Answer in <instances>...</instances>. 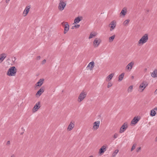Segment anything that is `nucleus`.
Returning <instances> with one entry per match:
<instances>
[{
    "label": "nucleus",
    "mask_w": 157,
    "mask_h": 157,
    "mask_svg": "<svg viewBox=\"0 0 157 157\" xmlns=\"http://www.w3.org/2000/svg\"><path fill=\"white\" fill-rule=\"evenodd\" d=\"M148 39V35L147 34H144L138 41L139 44H143L147 42Z\"/></svg>",
    "instance_id": "nucleus-1"
},
{
    "label": "nucleus",
    "mask_w": 157,
    "mask_h": 157,
    "mask_svg": "<svg viewBox=\"0 0 157 157\" xmlns=\"http://www.w3.org/2000/svg\"><path fill=\"white\" fill-rule=\"evenodd\" d=\"M17 71V69L15 67H11L8 70L7 75L9 76H15Z\"/></svg>",
    "instance_id": "nucleus-2"
},
{
    "label": "nucleus",
    "mask_w": 157,
    "mask_h": 157,
    "mask_svg": "<svg viewBox=\"0 0 157 157\" xmlns=\"http://www.w3.org/2000/svg\"><path fill=\"white\" fill-rule=\"evenodd\" d=\"M59 4L58 8L60 11H62L64 9L66 5V2H63V0H59Z\"/></svg>",
    "instance_id": "nucleus-3"
},
{
    "label": "nucleus",
    "mask_w": 157,
    "mask_h": 157,
    "mask_svg": "<svg viewBox=\"0 0 157 157\" xmlns=\"http://www.w3.org/2000/svg\"><path fill=\"white\" fill-rule=\"evenodd\" d=\"M87 94L86 92L82 91L79 94L77 101L78 102H80L83 100L86 97Z\"/></svg>",
    "instance_id": "nucleus-4"
},
{
    "label": "nucleus",
    "mask_w": 157,
    "mask_h": 157,
    "mask_svg": "<svg viewBox=\"0 0 157 157\" xmlns=\"http://www.w3.org/2000/svg\"><path fill=\"white\" fill-rule=\"evenodd\" d=\"M148 85V83L146 81H143L139 86V88L141 90V91L142 92Z\"/></svg>",
    "instance_id": "nucleus-5"
},
{
    "label": "nucleus",
    "mask_w": 157,
    "mask_h": 157,
    "mask_svg": "<svg viewBox=\"0 0 157 157\" xmlns=\"http://www.w3.org/2000/svg\"><path fill=\"white\" fill-rule=\"evenodd\" d=\"M128 127V125L127 123H124L121 127L119 132L120 133H122L127 129Z\"/></svg>",
    "instance_id": "nucleus-6"
},
{
    "label": "nucleus",
    "mask_w": 157,
    "mask_h": 157,
    "mask_svg": "<svg viewBox=\"0 0 157 157\" xmlns=\"http://www.w3.org/2000/svg\"><path fill=\"white\" fill-rule=\"evenodd\" d=\"M101 42L100 40L99 39L96 38L93 42V45L95 47L98 46Z\"/></svg>",
    "instance_id": "nucleus-7"
},
{
    "label": "nucleus",
    "mask_w": 157,
    "mask_h": 157,
    "mask_svg": "<svg viewBox=\"0 0 157 157\" xmlns=\"http://www.w3.org/2000/svg\"><path fill=\"white\" fill-rule=\"evenodd\" d=\"M106 150V147L105 146L103 145L99 149V154L100 155H101L103 154L104 152Z\"/></svg>",
    "instance_id": "nucleus-8"
},
{
    "label": "nucleus",
    "mask_w": 157,
    "mask_h": 157,
    "mask_svg": "<svg viewBox=\"0 0 157 157\" xmlns=\"http://www.w3.org/2000/svg\"><path fill=\"white\" fill-rule=\"evenodd\" d=\"M40 102H37L36 103L33 109V112H35L36 111H37L39 108H40Z\"/></svg>",
    "instance_id": "nucleus-9"
},
{
    "label": "nucleus",
    "mask_w": 157,
    "mask_h": 157,
    "mask_svg": "<svg viewBox=\"0 0 157 157\" xmlns=\"http://www.w3.org/2000/svg\"><path fill=\"white\" fill-rule=\"evenodd\" d=\"M100 124V121H98L95 122L93 124V129L94 130H97L99 127Z\"/></svg>",
    "instance_id": "nucleus-10"
},
{
    "label": "nucleus",
    "mask_w": 157,
    "mask_h": 157,
    "mask_svg": "<svg viewBox=\"0 0 157 157\" xmlns=\"http://www.w3.org/2000/svg\"><path fill=\"white\" fill-rule=\"evenodd\" d=\"M75 126V124L74 122H71L69 124L68 126L67 130L68 131H70L72 130Z\"/></svg>",
    "instance_id": "nucleus-11"
},
{
    "label": "nucleus",
    "mask_w": 157,
    "mask_h": 157,
    "mask_svg": "<svg viewBox=\"0 0 157 157\" xmlns=\"http://www.w3.org/2000/svg\"><path fill=\"white\" fill-rule=\"evenodd\" d=\"M116 26V23L114 21H112L109 24V26L111 29H110V31L113 29Z\"/></svg>",
    "instance_id": "nucleus-12"
},
{
    "label": "nucleus",
    "mask_w": 157,
    "mask_h": 157,
    "mask_svg": "<svg viewBox=\"0 0 157 157\" xmlns=\"http://www.w3.org/2000/svg\"><path fill=\"white\" fill-rule=\"evenodd\" d=\"M69 28V26L67 22L66 23V24L64 26V31L63 33L64 34H66L68 31Z\"/></svg>",
    "instance_id": "nucleus-13"
},
{
    "label": "nucleus",
    "mask_w": 157,
    "mask_h": 157,
    "mask_svg": "<svg viewBox=\"0 0 157 157\" xmlns=\"http://www.w3.org/2000/svg\"><path fill=\"white\" fill-rule=\"evenodd\" d=\"M44 87L42 86L41 87L40 89L37 91L36 94V95L40 96L44 91Z\"/></svg>",
    "instance_id": "nucleus-14"
},
{
    "label": "nucleus",
    "mask_w": 157,
    "mask_h": 157,
    "mask_svg": "<svg viewBox=\"0 0 157 157\" xmlns=\"http://www.w3.org/2000/svg\"><path fill=\"white\" fill-rule=\"evenodd\" d=\"M134 63L132 62L129 63L126 67V68L127 70H129V71H131L132 69V67L134 65Z\"/></svg>",
    "instance_id": "nucleus-15"
},
{
    "label": "nucleus",
    "mask_w": 157,
    "mask_h": 157,
    "mask_svg": "<svg viewBox=\"0 0 157 157\" xmlns=\"http://www.w3.org/2000/svg\"><path fill=\"white\" fill-rule=\"evenodd\" d=\"M94 66V62L92 61L89 63L87 67H88L90 70H92Z\"/></svg>",
    "instance_id": "nucleus-16"
},
{
    "label": "nucleus",
    "mask_w": 157,
    "mask_h": 157,
    "mask_svg": "<svg viewBox=\"0 0 157 157\" xmlns=\"http://www.w3.org/2000/svg\"><path fill=\"white\" fill-rule=\"evenodd\" d=\"M127 10L126 8L124 7L121 10V12L120 13V15H123V16H124L127 13Z\"/></svg>",
    "instance_id": "nucleus-17"
},
{
    "label": "nucleus",
    "mask_w": 157,
    "mask_h": 157,
    "mask_svg": "<svg viewBox=\"0 0 157 157\" xmlns=\"http://www.w3.org/2000/svg\"><path fill=\"white\" fill-rule=\"evenodd\" d=\"M44 79H40L36 83V86H41L43 83Z\"/></svg>",
    "instance_id": "nucleus-18"
},
{
    "label": "nucleus",
    "mask_w": 157,
    "mask_h": 157,
    "mask_svg": "<svg viewBox=\"0 0 157 157\" xmlns=\"http://www.w3.org/2000/svg\"><path fill=\"white\" fill-rule=\"evenodd\" d=\"M30 8V6H27L26 7L23 12V14H25V15H24V16H25L28 13Z\"/></svg>",
    "instance_id": "nucleus-19"
},
{
    "label": "nucleus",
    "mask_w": 157,
    "mask_h": 157,
    "mask_svg": "<svg viewBox=\"0 0 157 157\" xmlns=\"http://www.w3.org/2000/svg\"><path fill=\"white\" fill-rule=\"evenodd\" d=\"M82 17H81L80 18L79 17H76L75 19L74 20V23L75 24H77L80 21H81L82 20Z\"/></svg>",
    "instance_id": "nucleus-20"
},
{
    "label": "nucleus",
    "mask_w": 157,
    "mask_h": 157,
    "mask_svg": "<svg viewBox=\"0 0 157 157\" xmlns=\"http://www.w3.org/2000/svg\"><path fill=\"white\" fill-rule=\"evenodd\" d=\"M139 119L137 117H134L131 123L133 124H135L137 123L139 121Z\"/></svg>",
    "instance_id": "nucleus-21"
},
{
    "label": "nucleus",
    "mask_w": 157,
    "mask_h": 157,
    "mask_svg": "<svg viewBox=\"0 0 157 157\" xmlns=\"http://www.w3.org/2000/svg\"><path fill=\"white\" fill-rule=\"evenodd\" d=\"M114 75V73H111L108 75L106 78V81L110 80Z\"/></svg>",
    "instance_id": "nucleus-22"
},
{
    "label": "nucleus",
    "mask_w": 157,
    "mask_h": 157,
    "mask_svg": "<svg viewBox=\"0 0 157 157\" xmlns=\"http://www.w3.org/2000/svg\"><path fill=\"white\" fill-rule=\"evenodd\" d=\"M152 77L154 78L157 77V70L155 69L151 74Z\"/></svg>",
    "instance_id": "nucleus-23"
},
{
    "label": "nucleus",
    "mask_w": 157,
    "mask_h": 157,
    "mask_svg": "<svg viewBox=\"0 0 157 157\" xmlns=\"http://www.w3.org/2000/svg\"><path fill=\"white\" fill-rule=\"evenodd\" d=\"M97 33L95 32H93L91 33L89 36V39H90L92 38L93 37H94L95 36H96L97 35Z\"/></svg>",
    "instance_id": "nucleus-24"
},
{
    "label": "nucleus",
    "mask_w": 157,
    "mask_h": 157,
    "mask_svg": "<svg viewBox=\"0 0 157 157\" xmlns=\"http://www.w3.org/2000/svg\"><path fill=\"white\" fill-rule=\"evenodd\" d=\"M124 75V73H123L119 76L118 80L119 82L123 80Z\"/></svg>",
    "instance_id": "nucleus-25"
},
{
    "label": "nucleus",
    "mask_w": 157,
    "mask_h": 157,
    "mask_svg": "<svg viewBox=\"0 0 157 157\" xmlns=\"http://www.w3.org/2000/svg\"><path fill=\"white\" fill-rule=\"evenodd\" d=\"M119 152V150L118 149H116V150L112 154V157H115L117 154V153Z\"/></svg>",
    "instance_id": "nucleus-26"
},
{
    "label": "nucleus",
    "mask_w": 157,
    "mask_h": 157,
    "mask_svg": "<svg viewBox=\"0 0 157 157\" xmlns=\"http://www.w3.org/2000/svg\"><path fill=\"white\" fill-rule=\"evenodd\" d=\"M156 112H155V110H151V113H150V115L151 116H154L156 114Z\"/></svg>",
    "instance_id": "nucleus-27"
},
{
    "label": "nucleus",
    "mask_w": 157,
    "mask_h": 157,
    "mask_svg": "<svg viewBox=\"0 0 157 157\" xmlns=\"http://www.w3.org/2000/svg\"><path fill=\"white\" fill-rule=\"evenodd\" d=\"M115 37V35H113V36L109 37V42H112L113 41Z\"/></svg>",
    "instance_id": "nucleus-28"
},
{
    "label": "nucleus",
    "mask_w": 157,
    "mask_h": 157,
    "mask_svg": "<svg viewBox=\"0 0 157 157\" xmlns=\"http://www.w3.org/2000/svg\"><path fill=\"white\" fill-rule=\"evenodd\" d=\"M129 21L130 20L129 19L125 20L123 23L124 25L125 26L128 25Z\"/></svg>",
    "instance_id": "nucleus-29"
},
{
    "label": "nucleus",
    "mask_w": 157,
    "mask_h": 157,
    "mask_svg": "<svg viewBox=\"0 0 157 157\" xmlns=\"http://www.w3.org/2000/svg\"><path fill=\"white\" fill-rule=\"evenodd\" d=\"M133 88V86L131 85L129 86V87L128 88V92H131L132 91V89Z\"/></svg>",
    "instance_id": "nucleus-30"
},
{
    "label": "nucleus",
    "mask_w": 157,
    "mask_h": 157,
    "mask_svg": "<svg viewBox=\"0 0 157 157\" xmlns=\"http://www.w3.org/2000/svg\"><path fill=\"white\" fill-rule=\"evenodd\" d=\"M136 146V144L135 143V144H134L131 148V151H133L135 148Z\"/></svg>",
    "instance_id": "nucleus-31"
},
{
    "label": "nucleus",
    "mask_w": 157,
    "mask_h": 157,
    "mask_svg": "<svg viewBox=\"0 0 157 157\" xmlns=\"http://www.w3.org/2000/svg\"><path fill=\"white\" fill-rule=\"evenodd\" d=\"M112 86V84L111 82H109L107 85V87L109 88Z\"/></svg>",
    "instance_id": "nucleus-32"
},
{
    "label": "nucleus",
    "mask_w": 157,
    "mask_h": 157,
    "mask_svg": "<svg viewBox=\"0 0 157 157\" xmlns=\"http://www.w3.org/2000/svg\"><path fill=\"white\" fill-rule=\"evenodd\" d=\"M118 134L117 133H115L114 135L113 138L115 139L116 138L118 137Z\"/></svg>",
    "instance_id": "nucleus-33"
},
{
    "label": "nucleus",
    "mask_w": 157,
    "mask_h": 157,
    "mask_svg": "<svg viewBox=\"0 0 157 157\" xmlns=\"http://www.w3.org/2000/svg\"><path fill=\"white\" fill-rule=\"evenodd\" d=\"M140 149H141V147H138L137 148V149H136V151H137V152H138L139 151H140Z\"/></svg>",
    "instance_id": "nucleus-34"
},
{
    "label": "nucleus",
    "mask_w": 157,
    "mask_h": 157,
    "mask_svg": "<svg viewBox=\"0 0 157 157\" xmlns=\"http://www.w3.org/2000/svg\"><path fill=\"white\" fill-rule=\"evenodd\" d=\"M79 26H80V25H78V24L75 25L74 26V27L75 28H79Z\"/></svg>",
    "instance_id": "nucleus-35"
},
{
    "label": "nucleus",
    "mask_w": 157,
    "mask_h": 157,
    "mask_svg": "<svg viewBox=\"0 0 157 157\" xmlns=\"http://www.w3.org/2000/svg\"><path fill=\"white\" fill-rule=\"evenodd\" d=\"M67 22H62L61 23V25H63V26H65V24H66V23Z\"/></svg>",
    "instance_id": "nucleus-36"
},
{
    "label": "nucleus",
    "mask_w": 157,
    "mask_h": 157,
    "mask_svg": "<svg viewBox=\"0 0 157 157\" xmlns=\"http://www.w3.org/2000/svg\"><path fill=\"white\" fill-rule=\"evenodd\" d=\"M10 141L9 140L8 141H7L6 142V144L7 145H10Z\"/></svg>",
    "instance_id": "nucleus-37"
},
{
    "label": "nucleus",
    "mask_w": 157,
    "mask_h": 157,
    "mask_svg": "<svg viewBox=\"0 0 157 157\" xmlns=\"http://www.w3.org/2000/svg\"><path fill=\"white\" fill-rule=\"evenodd\" d=\"M40 59V56H37L36 58V59L37 60H39Z\"/></svg>",
    "instance_id": "nucleus-38"
},
{
    "label": "nucleus",
    "mask_w": 157,
    "mask_h": 157,
    "mask_svg": "<svg viewBox=\"0 0 157 157\" xmlns=\"http://www.w3.org/2000/svg\"><path fill=\"white\" fill-rule=\"evenodd\" d=\"M46 62V60L45 59H44L42 61V64H44L45 62Z\"/></svg>",
    "instance_id": "nucleus-39"
},
{
    "label": "nucleus",
    "mask_w": 157,
    "mask_h": 157,
    "mask_svg": "<svg viewBox=\"0 0 157 157\" xmlns=\"http://www.w3.org/2000/svg\"><path fill=\"white\" fill-rule=\"evenodd\" d=\"M155 93L156 94H157V89H156V90H155Z\"/></svg>",
    "instance_id": "nucleus-40"
},
{
    "label": "nucleus",
    "mask_w": 157,
    "mask_h": 157,
    "mask_svg": "<svg viewBox=\"0 0 157 157\" xmlns=\"http://www.w3.org/2000/svg\"><path fill=\"white\" fill-rule=\"evenodd\" d=\"M11 157H15V155L14 154L12 155Z\"/></svg>",
    "instance_id": "nucleus-41"
},
{
    "label": "nucleus",
    "mask_w": 157,
    "mask_h": 157,
    "mask_svg": "<svg viewBox=\"0 0 157 157\" xmlns=\"http://www.w3.org/2000/svg\"><path fill=\"white\" fill-rule=\"evenodd\" d=\"M153 110H154L155 111V110H157V107L154 108Z\"/></svg>",
    "instance_id": "nucleus-42"
},
{
    "label": "nucleus",
    "mask_w": 157,
    "mask_h": 157,
    "mask_svg": "<svg viewBox=\"0 0 157 157\" xmlns=\"http://www.w3.org/2000/svg\"><path fill=\"white\" fill-rule=\"evenodd\" d=\"M146 11L148 13L149 12V9H147V10H146Z\"/></svg>",
    "instance_id": "nucleus-43"
},
{
    "label": "nucleus",
    "mask_w": 157,
    "mask_h": 157,
    "mask_svg": "<svg viewBox=\"0 0 157 157\" xmlns=\"http://www.w3.org/2000/svg\"><path fill=\"white\" fill-rule=\"evenodd\" d=\"M21 129L23 131H25V129H24V128L23 127H22L21 128Z\"/></svg>",
    "instance_id": "nucleus-44"
},
{
    "label": "nucleus",
    "mask_w": 157,
    "mask_h": 157,
    "mask_svg": "<svg viewBox=\"0 0 157 157\" xmlns=\"http://www.w3.org/2000/svg\"><path fill=\"white\" fill-rule=\"evenodd\" d=\"M23 133H24V132H21L20 134L22 135L23 134Z\"/></svg>",
    "instance_id": "nucleus-45"
},
{
    "label": "nucleus",
    "mask_w": 157,
    "mask_h": 157,
    "mask_svg": "<svg viewBox=\"0 0 157 157\" xmlns=\"http://www.w3.org/2000/svg\"><path fill=\"white\" fill-rule=\"evenodd\" d=\"M131 78H132V79H133V78H134V76H131Z\"/></svg>",
    "instance_id": "nucleus-46"
},
{
    "label": "nucleus",
    "mask_w": 157,
    "mask_h": 157,
    "mask_svg": "<svg viewBox=\"0 0 157 157\" xmlns=\"http://www.w3.org/2000/svg\"><path fill=\"white\" fill-rule=\"evenodd\" d=\"M89 157H93V155H90V156H89Z\"/></svg>",
    "instance_id": "nucleus-47"
},
{
    "label": "nucleus",
    "mask_w": 157,
    "mask_h": 157,
    "mask_svg": "<svg viewBox=\"0 0 157 157\" xmlns=\"http://www.w3.org/2000/svg\"><path fill=\"white\" fill-rule=\"evenodd\" d=\"M6 2H7V0H6Z\"/></svg>",
    "instance_id": "nucleus-48"
},
{
    "label": "nucleus",
    "mask_w": 157,
    "mask_h": 157,
    "mask_svg": "<svg viewBox=\"0 0 157 157\" xmlns=\"http://www.w3.org/2000/svg\"><path fill=\"white\" fill-rule=\"evenodd\" d=\"M147 70V69L146 68H145V70L146 71Z\"/></svg>",
    "instance_id": "nucleus-49"
},
{
    "label": "nucleus",
    "mask_w": 157,
    "mask_h": 157,
    "mask_svg": "<svg viewBox=\"0 0 157 157\" xmlns=\"http://www.w3.org/2000/svg\"><path fill=\"white\" fill-rule=\"evenodd\" d=\"M8 1H10V0H8Z\"/></svg>",
    "instance_id": "nucleus-50"
}]
</instances>
